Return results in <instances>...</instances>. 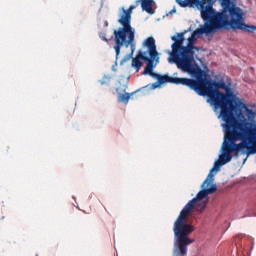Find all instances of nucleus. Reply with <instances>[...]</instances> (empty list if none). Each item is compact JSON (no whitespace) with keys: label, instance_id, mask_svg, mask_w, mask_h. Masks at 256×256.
Masks as SVG:
<instances>
[{"label":"nucleus","instance_id":"f257e3e1","mask_svg":"<svg viewBox=\"0 0 256 256\" xmlns=\"http://www.w3.org/2000/svg\"><path fill=\"white\" fill-rule=\"evenodd\" d=\"M192 91H195L201 97H208L215 109H220V117L225 118L236 115L238 119H244L246 113H253L248 109L241 99L237 98L231 88L225 84V81H215L207 79L205 71L199 69L196 73V79H192Z\"/></svg>","mask_w":256,"mask_h":256},{"label":"nucleus","instance_id":"423d86ee","mask_svg":"<svg viewBox=\"0 0 256 256\" xmlns=\"http://www.w3.org/2000/svg\"><path fill=\"white\" fill-rule=\"evenodd\" d=\"M227 163H229V161H215L214 162V166L212 167V169L210 170L207 178L205 179V181L202 183L201 187L202 190H200L196 197L192 199L195 200L193 203V209H195L196 205H199L200 208L197 209V211H199V213H203L205 211V209L207 208V203H209V200L206 199V197H208L209 195L215 193L217 191V184H213L214 181V177H215V171H220L221 167H223V165H227ZM203 199H206L203 201ZM200 201H203L202 203H199Z\"/></svg>","mask_w":256,"mask_h":256},{"label":"nucleus","instance_id":"a211bd4d","mask_svg":"<svg viewBox=\"0 0 256 256\" xmlns=\"http://www.w3.org/2000/svg\"><path fill=\"white\" fill-rule=\"evenodd\" d=\"M173 13H177V9L173 8L168 12L169 15H173Z\"/></svg>","mask_w":256,"mask_h":256},{"label":"nucleus","instance_id":"39448f33","mask_svg":"<svg viewBox=\"0 0 256 256\" xmlns=\"http://www.w3.org/2000/svg\"><path fill=\"white\" fill-rule=\"evenodd\" d=\"M135 5H131L127 10L123 8V14L120 16L118 23L122 25L117 30H114V50L116 53V58L119 57L121 53V47H129L132 53H135V30L131 27V13H133Z\"/></svg>","mask_w":256,"mask_h":256},{"label":"nucleus","instance_id":"f8f14e48","mask_svg":"<svg viewBox=\"0 0 256 256\" xmlns=\"http://www.w3.org/2000/svg\"><path fill=\"white\" fill-rule=\"evenodd\" d=\"M250 137L252 140H250V153H256V136L255 131L250 128Z\"/></svg>","mask_w":256,"mask_h":256},{"label":"nucleus","instance_id":"6ab92c4d","mask_svg":"<svg viewBox=\"0 0 256 256\" xmlns=\"http://www.w3.org/2000/svg\"><path fill=\"white\" fill-rule=\"evenodd\" d=\"M104 27H109V22H107L106 20L104 21Z\"/></svg>","mask_w":256,"mask_h":256},{"label":"nucleus","instance_id":"9b49d317","mask_svg":"<svg viewBox=\"0 0 256 256\" xmlns=\"http://www.w3.org/2000/svg\"><path fill=\"white\" fill-rule=\"evenodd\" d=\"M141 1V7L143 11H146V13H153V0H138Z\"/></svg>","mask_w":256,"mask_h":256},{"label":"nucleus","instance_id":"9d476101","mask_svg":"<svg viewBox=\"0 0 256 256\" xmlns=\"http://www.w3.org/2000/svg\"><path fill=\"white\" fill-rule=\"evenodd\" d=\"M116 93L118 94V103H125V105H127V103H129V99H131V95H133V93L132 94H129V93L122 94L120 88L116 89Z\"/></svg>","mask_w":256,"mask_h":256},{"label":"nucleus","instance_id":"2eb2a0df","mask_svg":"<svg viewBox=\"0 0 256 256\" xmlns=\"http://www.w3.org/2000/svg\"><path fill=\"white\" fill-rule=\"evenodd\" d=\"M100 85H109L111 83V77L104 76L101 80H99Z\"/></svg>","mask_w":256,"mask_h":256},{"label":"nucleus","instance_id":"f03ea898","mask_svg":"<svg viewBox=\"0 0 256 256\" xmlns=\"http://www.w3.org/2000/svg\"><path fill=\"white\" fill-rule=\"evenodd\" d=\"M176 3L180 7H193V5H195L201 12V17L205 22L203 26L192 32L191 36L188 38V44H195V41H197L201 35H209V33H213V31L227 27L239 29L240 31H244V33H255L256 31L255 25L245 24V22H241L227 12H224V10L216 12L213 8V4L207 0H176Z\"/></svg>","mask_w":256,"mask_h":256},{"label":"nucleus","instance_id":"ddd939ff","mask_svg":"<svg viewBox=\"0 0 256 256\" xmlns=\"http://www.w3.org/2000/svg\"><path fill=\"white\" fill-rule=\"evenodd\" d=\"M132 67L139 73L143 67V61L139 60V58H132Z\"/></svg>","mask_w":256,"mask_h":256},{"label":"nucleus","instance_id":"20e7f679","mask_svg":"<svg viewBox=\"0 0 256 256\" xmlns=\"http://www.w3.org/2000/svg\"><path fill=\"white\" fill-rule=\"evenodd\" d=\"M187 31L176 33V35L171 36V40L174 41L171 45V53L169 57V63H175L178 69H181L184 73H191L195 70L193 66V61H195V44L185 43V34Z\"/></svg>","mask_w":256,"mask_h":256},{"label":"nucleus","instance_id":"7ed1b4c3","mask_svg":"<svg viewBox=\"0 0 256 256\" xmlns=\"http://www.w3.org/2000/svg\"><path fill=\"white\" fill-rule=\"evenodd\" d=\"M224 123V140L220 149L219 158L216 161H231L234 151L239 153L248 149L251 153V128L247 126L245 121H238L237 115L232 114L222 118Z\"/></svg>","mask_w":256,"mask_h":256},{"label":"nucleus","instance_id":"0eeeda50","mask_svg":"<svg viewBox=\"0 0 256 256\" xmlns=\"http://www.w3.org/2000/svg\"><path fill=\"white\" fill-rule=\"evenodd\" d=\"M144 47H147L148 53L151 60L146 62V67L144 68L143 75H156L153 73V68L159 63V52H157V45L155 44V38L148 37L143 43Z\"/></svg>","mask_w":256,"mask_h":256},{"label":"nucleus","instance_id":"4468645a","mask_svg":"<svg viewBox=\"0 0 256 256\" xmlns=\"http://www.w3.org/2000/svg\"><path fill=\"white\" fill-rule=\"evenodd\" d=\"M146 55H147V52H141V51H139V53H138L136 59H138V60H140V61H145V62L147 63L148 61L151 60V57L149 58V57H147Z\"/></svg>","mask_w":256,"mask_h":256},{"label":"nucleus","instance_id":"aec40b11","mask_svg":"<svg viewBox=\"0 0 256 256\" xmlns=\"http://www.w3.org/2000/svg\"><path fill=\"white\" fill-rule=\"evenodd\" d=\"M244 161H247V158H245Z\"/></svg>","mask_w":256,"mask_h":256},{"label":"nucleus","instance_id":"6e6552de","mask_svg":"<svg viewBox=\"0 0 256 256\" xmlns=\"http://www.w3.org/2000/svg\"><path fill=\"white\" fill-rule=\"evenodd\" d=\"M208 3H211L212 5H215V1L217 0H206ZM223 6L222 11L226 12L231 17H234V19H237L238 21L245 23V19L243 18V10L235 4L231 2V0H220Z\"/></svg>","mask_w":256,"mask_h":256},{"label":"nucleus","instance_id":"dca6fc26","mask_svg":"<svg viewBox=\"0 0 256 256\" xmlns=\"http://www.w3.org/2000/svg\"><path fill=\"white\" fill-rule=\"evenodd\" d=\"M99 37L100 39H102V41H105V43H109L110 41V39H107V34L105 33V31L100 32Z\"/></svg>","mask_w":256,"mask_h":256},{"label":"nucleus","instance_id":"1a4fd4ad","mask_svg":"<svg viewBox=\"0 0 256 256\" xmlns=\"http://www.w3.org/2000/svg\"><path fill=\"white\" fill-rule=\"evenodd\" d=\"M160 85H164V83H174L175 85H185L192 89L193 79L191 78H175L168 75H161V74H153Z\"/></svg>","mask_w":256,"mask_h":256},{"label":"nucleus","instance_id":"f3484780","mask_svg":"<svg viewBox=\"0 0 256 256\" xmlns=\"http://www.w3.org/2000/svg\"><path fill=\"white\" fill-rule=\"evenodd\" d=\"M161 84L159 83V81L155 82L152 84V89H157V87H159Z\"/></svg>","mask_w":256,"mask_h":256}]
</instances>
